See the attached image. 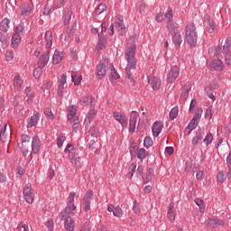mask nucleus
Segmentation results:
<instances>
[{
	"mask_svg": "<svg viewBox=\"0 0 231 231\" xmlns=\"http://www.w3.org/2000/svg\"><path fill=\"white\" fill-rule=\"evenodd\" d=\"M136 44H133L128 47L127 51H125V58L127 61V67L125 68V79L132 82V86H134V78H133V72L136 69ZM132 70V71H131Z\"/></svg>",
	"mask_w": 231,
	"mask_h": 231,
	"instance_id": "1",
	"label": "nucleus"
},
{
	"mask_svg": "<svg viewBox=\"0 0 231 231\" xmlns=\"http://www.w3.org/2000/svg\"><path fill=\"white\" fill-rule=\"evenodd\" d=\"M75 192H70L69 196V200L67 202V207L60 212V219L62 220L65 217H71V216H75L77 212V207L75 206Z\"/></svg>",
	"mask_w": 231,
	"mask_h": 231,
	"instance_id": "2",
	"label": "nucleus"
},
{
	"mask_svg": "<svg viewBox=\"0 0 231 231\" xmlns=\"http://www.w3.org/2000/svg\"><path fill=\"white\" fill-rule=\"evenodd\" d=\"M185 37L190 48H196L198 44V32H196V25L194 23L189 22L186 25Z\"/></svg>",
	"mask_w": 231,
	"mask_h": 231,
	"instance_id": "3",
	"label": "nucleus"
},
{
	"mask_svg": "<svg viewBox=\"0 0 231 231\" xmlns=\"http://www.w3.org/2000/svg\"><path fill=\"white\" fill-rule=\"evenodd\" d=\"M65 152H69V158L76 169H80L82 167V162H80V157L79 156V150L74 149L73 145L68 144Z\"/></svg>",
	"mask_w": 231,
	"mask_h": 231,
	"instance_id": "4",
	"label": "nucleus"
},
{
	"mask_svg": "<svg viewBox=\"0 0 231 231\" xmlns=\"http://www.w3.org/2000/svg\"><path fill=\"white\" fill-rule=\"evenodd\" d=\"M107 68H109V60L104 58L97 66V79H102L104 77H106V73H107Z\"/></svg>",
	"mask_w": 231,
	"mask_h": 231,
	"instance_id": "5",
	"label": "nucleus"
},
{
	"mask_svg": "<svg viewBox=\"0 0 231 231\" xmlns=\"http://www.w3.org/2000/svg\"><path fill=\"white\" fill-rule=\"evenodd\" d=\"M178 77H180V68L178 67V65H174L173 67H171L168 74L167 82L172 84V82L176 81Z\"/></svg>",
	"mask_w": 231,
	"mask_h": 231,
	"instance_id": "6",
	"label": "nucleus"
},
{
	"mask_svg": "<svg viewBox=\"0 0 231 231\" xmlns=\"http://www.w3.org/2000/svg\"><path fill=\"white\" fill-rule=\"evenodd\" d=\"M190 89H192V84L190 82H187L185 86L182 87V91L180 98V104H185Z\"/></svg>",
	"mask_w": 231,
	"mask_h": 231,
	"instance_id": "7",
	"label": "nucleus"
},
{
	"mask_svg": "<svg viewBox=\"0 0 231 231\" xmlns=\"http://www.w3.org/2000/svg\"><path fill=\"white\" fill-rule=\"evenodd\" d=\"M166 28L171 37H176V35H178V23H176L174 21L168 20L166 22Z\"/></svg>",
	"mask_w": 231,
	"mask_h": 231,
	"instance_id": "8",
	"label": "nucleus"
},
{
	"mask_svg": "<svg viewBox=\"0 0 231 231\" xmlns=\"http://www.w3.org/2000/svg\"><path fill=\"white\" fill-rule=\"evenodd\" d=\"M23 198L26 203H33V192H32V186L26 185L23 188Z\"/></svg>",
	"mask_w": 231,
	"mask_h": 231,
	"instance_id": "9",
	"label": "nucleus"
},
{
	"mask_svg": "<svg viewBox=\"0 0 231 231\" xmlns=\"http://www.w3.org/2000/svg\"><path fill=\"white\" fill-rule=\"evenodd\" d=\"M48 62H50V51H47L42 56H40L38 60V68H46L48 66Z\"/></svg>",
	"mask_w": 231,
	"mask_h": 231,
	"instance_id": "10",
	"label": "nucleus"
},
{
	"mask_svg": "<svg viewBox=\"0 0 231 231\" xmlns=\"http://www.w3.org/2000/svg\"><path fill=\"white\" fill-rule=\"evenodd\" d=\"M148 82L149 84H151L154 91H158V89H160V88L162 87V79H160V78H157V77L148 78Z\"/></svg>",
	"mask_w": 231,
	"mask_h": 231,
	"instance_id": "11",
	"label": "nucleus"
},
{
	"mask_svg": "<svg viewBox=\"0 0 231 231\" xmlns=\"http://www.w3.org/2000/svg\"><path fill=\"white\" fill-rule=\"evenodd\" d=\"M136 120H138V116L136 111H133L130 115L129 131L130 133H134L136 129Z\"/></svg>",
	"mask_w": 231,
	"mask_h": 231,
	"instance_id": "12",
	"label": "nucleus"
},
{
	"mask_svg": "<svg viewBox=\"0 0 231 231\" xmlns=\"http://www.w3.org/2000/svg\"><path fill=\"white\" fill-rule=\"evenodd\" d=\"M61 221H65V230L74 231L75 230V222L71 217H65Z\"/></svg>",
	"mask_w": 231,
	"mask_h": 231,
	"instance_id": "13",
	"label": "nucleus"
},
{
	"mask_svg": "<svg viewBox=\"0 0 231 231\" xmlns=\"http://www.w3.org/2000/svg\"><path fill=\"white\" fill-rule=\"evenodd\" d=\"M41 150V140L38 136H34L32 141V151L33 154H37Z\"/></svg>",
	"mask_w": 231,
	"mask_h": 231,
	"instance_id": "14",
	"label": "nucleus"
},
{
	"mask_svg": "<svg viewBox=\"0 0 231 231\" xmlns=\"http://www.w3.org/2000/svg\"><path fill=\"white\" fill-rule=\"evenodd\" d=\"M6 133V123L4 124V127L0 131V142H3L4 143H10V138L11 136L8 134H5Z\"/></svg>",
	"mask_w": 231,
	"mask_h": 231,
	"instance_id": "15",
	"label": "nucleus"
},
{
	"mask_svg": "<svg viewBox=\"0 0 231 231\" xmlns=\"http://www.w3.org/2000/svg\"><path fill=\"white\" fill-rule=\"evenodd\" d=\"M114 118L121 124L122 127H127V117L125 115H120L119 113L114 112Z\"/></svg>",
	"mask_w": 231,
	"mask_h": 231,
	"instance_id": "16",
	"label": "nucleus"
},
{
	"mask_svg": "<svg viewBox=\"0 0 231 231\" xmlns=\"http://www.w3.org/2000/svg\"><path fill=\"white\" fill-rule=\"evenodd\" d=\"M162 129L163 123L156 121L152 127L153 136H160V133H162Z\"/></svg>",
	"mask_w": 231,
	"mask_h": 231,
	"instance_id": "17",
	"label": "nucleus"
},
{
	"mask_svg": "<svg viewBox=\"0 0 231 231\" xmlns=\"http://www.w3.org/2000/svg\"><path fill=\"white\" fill-rule=\"evenodd\" d=\"M225 226V221L219 219V218H213L209 219V221L207 224V226L208 228H216V226Z\"/></svg>",
	"mask_w": 231,
	"mask_h": 231,
	"instance_id": "18",
	"label": "nucleus"
},
{
	"mask_svg": "<svg viewBox=\"0 0 231 231\" xmlns=\"http://www.w3.org/2000/svg\"><path fill=\"white\" fill-rule=\"evenodd\" d=\"M168 219L171 223H174L176 220V212H174V203H170L168 207Z\"/></svg>",
	"mask_w": 231,
	"mask_h": 231,
	"instance_id": "19",
	"label": "nucleus"
},
{
	"mask_svg": "<svg viewBox=\"0 0 231 231\" xmlns=\"http://www.w3.org/2000/svg\"><path fill=\"white\" fill-rule=\"evenodd\" d=\"M46 49L50 50L53 44V32L51 31H47L45 32Z\"/></svg>",
	"mask_w": 231,
	"mask_h": 231,
	"instance_id": "20",
	"label": "nucleus"
},
{
	"mask_svg": "<svg viewBox=\"0 0 231 231\" xmlns=\"http://www.w3.org/2000/svg\"><path fill=\"white\" fill-rule=\"evenodd\" d=\"M211 68L215 69V71H223V69H225V64L221 60H215L212 62Z\"/></svg>",
	"mask_w": 231,
	"mask_h": 231,
	"instance_id": "21",
	"label": "nucleus"
},
{
	"mask_svg": "<svg viewBox=\"0 0 231 231\" xmlns=\"http://www.w3.org/2000/svg\"><path fill=\"white\" fill-rule=\"evenodd\" d=\"M203 136H205V131L199 130L197 132L196 135L192 139V145H198L201 140H203Z\"/></svg>",
	"mask_w": 231,
	"mask_h": 231,
	"instance_id": "22",
	"label": "nucleus"
},
{
	"mask_svg": "<svg viewBox=\"0 0 231 231\" xmlns=\"http://www.w3.org/2000/svg\"><path fill=\"white\" fill-rule=\"evenodd\" d=\"M198 120L192 118L191 121L189 122V125L186 128V131H188V134H190V133H192V131H194V129H196L198 127Z\"/></svg>",
	"mask_w": 231,
	"mask_h": 231,
	"instance_id": "23",
	"label": "nucleus"
},
{
	"mask_svg": "<svg viewBox=\"0 0 231 231\" xmlns=\"http://www.w3.org/2000/svg\"><path fill=\"white\" fill-rule=\"evenodd\" d=\"M14 88H16V89H18V91H21V89H23V80L21 79V76H14Z\"/></svg>",
	"mask_w": 231,
	"mask_h": 231,
	"instance_id": "24",
	"label": "nucleus"
},
{
	"mask_svg": "<svg viewBox=\"0 0 231 231\" xmlns=\"http://www.w3.org/2000/svg\"><path fill=\"white\" fill-rule=\"evenodd\" d=\"M109 79L112 82L113 80H118V79H120V75H118V72H116L113 65L110 67Z\"/></svg>",
	"mask_w": 231,
	"mask_h": 231,
	"instance_id": "25",
	"label": "nucleus"
},
{
	"mask_svg": "<svg viewBox=\"0 0 231 231\" xmlns=\"http://www.w3.org/2000/svg\"><path fill=\"white\" fill-rule=\"evenodd\" d=\"M62 59H64V54L62 52L55 51L52 57V62L53 64H59Z\"/></svg>",
	"mask_w": 231,
	"mask_h": 231,
	"instance_id": "26",
	"label": "nucleus"
},
{
	"mask_svg": "<svg viewBox=\"0 0 231 231\" xmlns=\"http://www.w3.org/2000/svg\"><path fill=\"white\" fill-rule=\"evenodd\" d=\"M10 24V19L8 18H5L1 23H0V30L2 32H8V28H10V26L8 25Z\"/></svg>",
	"mask_w": 231,
	"mask_h": 231,
	"instance_id": "27",
	"label": "nucleus"
},
{
	"mask_svg": "<svg viewBox=\"0 0 231 231\" xmlns=\"http://www.w3.org/2000/svg\"><path fill=\"white\" fill-rule=\"evenodd\" d=\"M21 44V34H13L12 37V46L13 48H17Z\"/></svg>",
	"mask_w": 231,
	"mask_h": 231,
	"instance_id": "28",
	"label": "nucleus"
},
{
	"mask_svg": "<svg viewBox=\"0 0 231 231\" xmlns=\"http://www.w3.org/2000/svg\"><path fill=\"white\" fill-rule=\"evenodd\" d=\"M31 140H32V137H30V135L28 134H22L21 136L22 145L23 147H30Z\"/></svg>",
	"mask_w": 231,
	"mask_h": 231,
	"instance_id": "29",
	"label": "nucleus"
},
{
	"mask_svg": "<svg viewBox=\"0 0 231 231\" xmlns=\"http://www.w3.org/2000/svg\"><path fill=\"white\" fill-rule=\"evenodd\" d=\"M38 122H39V113L31 116L29 122H28V127H33V126L37 125Z\"/></svg>",
	"mask_w": 231,
	"mask_h": 231,
	"instance_id": "30",
	"label": "nucleus"
},
{
	"mask_svg": "<svg viewBox=\"0 0 231 231\" xmlns=\"http://www.w3.org/2000/svg\"><path fill=\"white\" fill-rule=\"evenodd\" d=\"M71 79L74 81L75 86H79V84H80V82H82V76L79 75L77 77V71L72 70L71 72Z\"/></svg>",
	"mask_w": 231,
	"mask_h": 231,
	"instance_id": "31",
	"label": "nucleus"
},
{
	"mask_svg": "<svg viewBox=\"0 0 231 231\" xmlns=\"http://www.w3.org/2000/svg\"><path fill=\"white\" fill-rule=\"evenodd\" d=\"M71 15H73V11H65L64 16H63V23L65 25L69 24V22L71 21Z\"/></svg>",
	"mask_w": 231,
	"mask_h": 231,
	"instance_id": "32",
	"label": "nucleus"
},
{
	"mask_svg": "<svg viewBox=\"0 0 231 231\" xmlns=\"http://www.w3.org/2000/svg\"><path fill=\"white\" fill-rule=\"evenodd\" d=\"M80 105L83 106V107H86V106H89V104L93 103V97H84L81 99H79Z\"/></svg>",
	"mask_w": 231,
	"mask_h": 231,
	"instance_id": "33",
	"label": "nucleus"
},
{
	"mask_svg": "<svg viewBox=\"0 0 231 231\" xmlns=\"http://www.w3.org/2000/svg\"><path fill=\"white\" fill-rule=\"evenodd\" d=\"M143 179L144 183H149V181H152V170L151 168H148L146 170L145 177Z\"/></svg>",
	"mask_w": 231,
	"mask_h": 231,
	"instance_id": "34",
	"label": "nucleus"
},
{
	"mask_svg": "<svg viewBox=\"0 0 231 231\" xmlns=\"http://www.w3.org/2000/svg\"><path fill=\"white\" fill-rule=\"evenodd\" d=\"M107 6L105 4H100L97 8L94 11L95 15H100V14L106 12Z\"/></svg>",
	"mask_w": 231,
	"mask_h": 231,
	"instance_id": "35",
	"label": "nucleus"
},
{
	"mask_svg": "<svg viewBox=\"0 0 231 231\" xmlns=\"http://www.w3.org/2000/svg\"><path fill=\"white\" fill-rule=\"evenodd\" d=\"M224 53L231 52V37H227L226 40V43L223 47Z\"/></svg>",
	"mask_w": 231,
	"mask_h": 231,
	"instance_id": "36",
	"label": "nucleus"
},
{
	"mask_svg": "<svg viewBox=\"0 0 231 231\" xmlns=\"http://www.w3.org/2000/svg\"><path fill=\"white\" fill-rule=\"evenodd\" d=\"M9 41H10V37H8V34L6 32L0 33V42H2V44L6 46L8 45Z\"/></svg>",
	"mask_w": 231,
	"mask_h": 231,
	"instance_id": "37",
	"label": "nucleus"
},
{
	"mask_svg": "<svg viewBox=\"0 0 231 231\" xmlns=\"http://www.w3.org/2000/svg\"><path fill=\"white\" fill-rule=\"evenodd\" d=\"M88 133L92 138L97 140L99 134L98 131H97V128H95V126H90Z\"/></svg>",
	"mask_w": 231,
	"mask_h": 231,
	"instance_id": "38",
	"label": "nucleus"
},
{
	"mask_svg": "<svg viewBox=\"0 0 231 231\" xmlns=\"http://www.w3.org/2000/svg\"><path fill=\"white\" fill-rule=\"evenodd\" d=\"M196 205L199 207V212L203 213L205 211V202L201 199H195Z\"/></svg>",
	"mask_w": 231,
	"mask_h": 231,
	"instance_id": "39",
	"label": "nucleus"
},
{
	"mask_svg": "<svg viewBox=\"0 0 231 231\" xmlns=\"http://www.w3.org/2000/svg\"><path fill=\"white\" fill-rule=\"evenodd\" d=\"M75 115H77V108L70 107L69 108L67 118L68 120H73L75 117Z\"/></svg>",
	"mask_w": 231,
	"mask_h": 231,
	"instance_id": "40",
	"label": "nucleus"
},
{
	"mask_svg": "<svg viewBox=\"0 0 231 231\" xmlns=\"http://www.w3.org/2000/svg\"><path fill=\"white\" fill-rule=\"evenodd\" d=\"M43 113L46 118H48L49 120H53L55 118V116L53 115V113L51 112V108L50 107L45 108Z\"/></svg>",
	"mask_w": 231,
	"mask_h": 231,
	"instance_id": "41",
	"label": "nucleus"
},
{
	"mask_svg": "<svg viewBox=\"0 0 231 231\" xmlns=\"http://www.w3.org/2000/svg\"><path fill=\"white\" fill-rule=\"evenodd\" d=\"M134 171H136V163H132L128 168L127 178H129V180L133 178V174H134Z\"/></svg>",
	"mask_w": 231,
	"mask_h": 231,
	"instance_id": "42",
	"label": "nucleus"
},
{
	"mask_svg": "<svg viewBox=\"0 0 231 231\" xmlns=\"http://www.w3.org/2000/svg\"><path fill=\"white\" fill-rule=\"evenodd\" d=\"M113 215L116 217H122L124 216V211L122 210V208H120L119 206H116L114 209Z\"/></svg>",
	"mask_w": 231,
	"mask_h": 231,
	"instance_id": "43",
	"label": "nucleus"
},
{
	"mask_svg": "<svg viewBox=\"0 0 231 231\" xmlns=\"http://www.w3.org/2000/svg\"><path fill=\"white\" fill-rule=\"evenodd\" d=\"M207 30L208 33H214V31L216 30V23H214V21L208 20V25L207 27Z\"/></svg>",
	"mask_w": 231,
	"mask_h": 231,
	"instance_id": "44",
	"label": "nucleus"
},
{
	"mask_svg": "<svg viewBox=\"0 0 231 231\" xmlns=\"http://www.w3.org/2000/svg\"><path fill=\"white\" fill-rule=\"evenodd\" d=\"M178 113H179L178 106L171 108V110L170 111V119L174 120L176 116H178Z\"/></svg>",
	"mask_w": 231,
	"mask_h": 231,
	"instance_id": "45",
	"label": "nucleus"
},
{
	"mask_svg": "<svg viewBox=\"0 0 231 231\" xmlns=\"http://www.w3.org/2000/svg\"><path fill=\"white\" fill-rule=\"evenodd\" d=\"M201 115H203V108H197L193 119L199 121L201 120Z\"/></svg>",
	"mask_w": 231,
	"mask_h": 231,
	"instance_id": "46",
	"label": "nucleus"
},
{
	"mask_svg": "<svg viewBox=\"0 0 231 231\" xmlns=\"http://www.w3.org/2000/svg\"><path fill=\"white\" fill-rule=\"evenodd\" d=\"M172 41L175 44L180 46L181 42H183V39H181V34L177 33L175 36L172 37Z\"/></svg>",
	"mask_w": 231,
	"mask_h": 231,
	"instance_id": "47",
	"label": "nucleus"
},
{
	"mask_svg": "<svg viewBox=\"0 0 231 231\" xmlns=\"http://www.w3.org/2000/svg\"><path fill=\"white\" fill-rule=\"evenodd\" d=\"M212 140H214V136L209 133L206 135L203 142L206 145H210V143H212Z\"/></svg>",
	"mask_w": 231,
	"mask_h": 231,
	"instance_id": "48",
	"label": "nucleus"
},
{
	"mask_svg": "<svg viewBox=\"0 0 231 231\" xmlns=\"http://www.w3.org/2000/svg\"><path fill=\"white\" fill-rule=\"evenodd\" d=\"M93 118H95V111L91 110L85 120L86 125L91 124V120H93Z\"/></svg>",
	"mask_w": 231,
	"mask_h": 231,
	"instance_id": "49",
	"label": "nucleus"
},
{
	"mask_svg": "<svg viewBox=\"0 0 231 231\" xmlns=\"http://www.w3.org/2000/svg\"><path fill=\"white\" fill-rule=\"evenodd\" d=\"M93 198V190L91 189H88L85 195H84V198H83V201H91L89 199H91Z\"/></svg>",
	"mask_w": 231,
	"mask_h": 231,
	"instance_id": "50",
	"label": "nucleus"
},
{
	"mask_svg": "<svg viewBox=\"0 0 231 231\" xmlns=\"http://www.w3.org/2000/svg\"><path fill=\"white\" fill-rule=\"evenodd\" d=\"M41 75H42V68H37L33 71V77L38 80V79H41Z\"/></svg>",
	"mask_w": 231,
	"mask_h": 231,
	"instance_id": "51",
	"label": "nucleus"
},
{
	"mask_svg": "<svg viewBox=\"0 0 231 231\" xmlns=\"http://www.w3.org/2000/svg\"><path fill=\"white\" fill-rule=\"evenodd\" d=\"M214 115V106H209L207 110H206V118H208V120H210V118H212V116Z\"/></svg>",
	"mask_w": 231,
	"mask_h": 231,
	"instance_id": "52",
	"label": "nucleus"
},
{
	"mask_svg": "<svg viewBox=\"0 0 231 231\" xmlns=\"http://www.w3.org/2000/svg\"><path fill=\"white\" fill-rule=\"evenodd\" d=\"M143 145H144V147H146V149H149V147H151L152 145V139L149 136L145 137Z\"/></svg>",
	"mask_w": 231,
	"mask_h": 231,
	"instance_id": "53",
	"label": "nucleus"
},
{
	"mask_svg": "<svg viewBox=\"0 0 231 231\" xmlns=\"http://www.w3.org/2000/svg\"><path fill=\"white\" fill-rule=\"evenodd\" d=\"M83 209L86 212H89L91 210V201L83 200Z\"/></svg>",
	"mask_w": 231,
	"mask_h": 231,
	"instance_id": "54",
	"label": "nucleus"
},
{
	"mask_svg": "<svg viewBox=\"0 0 231 231\" xmlns=\"http://www.w3.org/2000/svg\"><path fill=\"white\" fill-rule=\"evenodd\" d=\"M217 181H219L220 183H223V181H225V180H226V175H225V172L220 171L217 176Z\"/></svg>",
	"mask_w": 231,
	"mask_h": 231,
	"instance_id": "55",
	"label": "nucleus"
},
{
	"mask_svg": "<svg viewBox=\"0 0 231 231\" xmlns=\"http://www.w3.org/2000/svg\"><path fill=\"white\" fill-rule=\"evenodd\" d=\"M226 64L231 66V52H224Z\"/></svg>",
	"mask_w": 231,
	"mask_h": 231,
	"instance_id": "56",
	"label": "nucleus"
},
{
	"mask_svg": "<svg viewBox=\"0 0 231 231\" xmlns=\"http://www.w3.org/2000/svg\"><path fill=\"white\" fill-rule=\"evenodd\" d=\"M137 158H139V160H143V158H145V149L141 148L138 150Z\"/></svg>",
	"mask_w": 231,
	"mask_h": 231,
	"instance_id": "57",
	"label": "nucleus"
},
{
	"mask_svg": "<svg viewBox=\"0 0 231 231\" xmlns=\"http://www.w3.org/2000/svg\"><path fill=\"white\" fill-rule=\"evenodd\" d=\"M115 27L117 30H122V32L125 30V25H124L123 20H121V22H116Z\"/></svg>",
	"mask_w": 231,
	"mask_h": 231,
	"instance_id": "58",
	"label": "nucleus"
},
{
	"mask_svg": "<svg viewBox=\"0 0 231 231\" xmlns=\"http://www.w3.org/2000/svg\"><path fill=\"white\" fill-rule=\"evenodd\" d=\"M98 144H97V142L94 140H91L90 143H89V149L90 151H97V147Z\"/></svg>",
	"mask_w": 231,
	"mask_h": 231,
	"instance_id": "59",
	"label": "nucleus"
},
{
	"mask_svg": "<svg viewBox=\"0 0 231 231\" xmlns=\"http://www.w3.org/2000/svg\"><path fill=\"white\" fill-rule=\"evenodd\" d=\"M165 17L166 19H168V21H172V8L168 7V11L165 14Z\"/></svg>",
	"mask_w": 231,
	"mask_h": 231,
	"instance_id": "60",
	"label": "nucleus"
},
{
	"mask_svg": "<svg viewBox=\"0 0 231 231\" xmlns=\"http://www.w3.org/2000/svg\"><path fill=\"white\" fill-rule=\"evenodd\" d=\"M5 59H6L7 61L12 60L14 59V51H7L5 52Z\"/></svg>",
	"mask_w": 231,
	"mask_h": 231,
	"instance_id": "61",
	"label": "nucleus"
},
{
	"mask_svg": "<svg viewBox=\"0 0 231 231\" xmlns=\"http://www.w3.org/2000/svg\"><path fill=\"white\" fill-rule=\"evenodd\" d=\"M106 48V39H101L97 43V50H104Z\"/></svg>",
	"mask_w": 231,
	"mask_h": 231,
	"instance_id": "62",
	"label": "nucleus"
},
{
	"mask_svg": "<svg viewBox=\"0 0 231 231\" xmlns=\"http://www.w3.org/2000/svg\"><path fill=\"white\" fill-rule=\"evenodd\" d=\"M46 226H47V230L48 231H52L53 230V220L52 219H49L47 221Z\"/></svg>",
	"mask_w": 231,
	"mask_h": 231,
	"instance_id": "63",
	"label": "nucleus"
},
{
	"mask_svg": "<svg viewBox=\"0 0 231 231\" xmlns=\"http://www.w3.org/2000/svg\"><path fill=\"white\" fill-rule=\"evenodd\" d=\"M66 140V136L61 135L58 138L57 140V145L58 147H60L62 145V143H64V141Z\"/></svg>",
	"mask_w": 231,
	"mask_h": 231,
	"instance_id": "64",
	"label": "nucleus"
}]
</instances>
